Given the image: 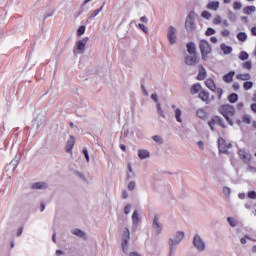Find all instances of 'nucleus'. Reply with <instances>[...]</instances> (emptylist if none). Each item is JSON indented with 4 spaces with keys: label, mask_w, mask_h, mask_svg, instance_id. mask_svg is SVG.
<instances>
[{
    "label": "nucleus",
    "mask_w": 256,
    "mask_h": 256,
    "mask_svg": "<svg viewBox=\"0 0 256 256\" xmlns=\"http://www.w3.org/2000/svg\"><path fill=\"white\" fill-rule=\"evenodd\" d=\"M183 239H185V232L181 230L176 231L175 234L168 239L169 256L175 255V251H177V245H179Z\"/></svg>",
    "instance_id": "obj_1"
},
{
    "label": "nucleus",
    "mask_w": 256,
    "mask_h": 256,
    "mask_svg": "<svg viewBox=\"0 0 256 256\" xmlns=\"http://www.w3.org/2000/svg\"><path fill=\"white\" fill-rule=\"evenodd\" d=\"M219 111L221 115H223V117L226 119L228 125H231V127H233V119H231V117L235 115V108L229 104H226L222 105L219 108Z\"/></svg>",
    "instance_id": "obj_2"
},
{
    "label": "nucleus",
    "mask_w": 256,
    "mask_h": 256,
    "mask_svg": "<svg viewBox=\"0 0 256 256\" xmlns=\"http://www.w3.org/2000/svg\"><path fill=\"white\" fill-rule=\"evenodd\" d=\"M199 49L202 57V61H207L212 51L211 44L207 40H201L199 43Z\"/></svg>",
    "instance_id": "obj_3"
},
{
    "label": "nucleus",
    "mask_w": 256,
    "mask_h": 256,
    "mask_svg": "<svg viewBox=\"0 0 256 256\" xmlns=\"http://www.w3.org/2000/svg\"><path fill=\"white\" fill-rule=\"evenodd\" d=\"M195 19H197V14L195 12H190L186 17L185 21V29L186 31H195L197 29V24L195 23Z\"/></svg>",
    "instance_id": "obj_4"
},
{
    "label": "nucleus",
    "mask_w": 256,
    "mask_h": 256,
    "mask_svg": "<svg viewBox=\"0 0 256 256\" xmlns=\"http://www.w3.org/2000/svg\"><path fill=\"white\" fill-rule=\"evenodd\" d=\"M192 243H193V247L199 253H203V251H205V249H207V245L205 244V240H203V238L199 234L194 235Z\"/></svg>",
    "instance_id": "obj_5"
},
{
    "label": "nucleus",
    "mask_w": 256,
    "mask_h": 256,
    "mask_svg": "<svg viewBox=\"0 0 256 256\" xmlns=\"http://www.w3.org/2000/svg\"><path fill=\"white\" fill-rule=\"evenodd\" d=\"M167 39L170 45H177L179 38L177 37V28H175V26L168 27Z\"/></svg>",
    "instance_id": "obj_6"
},
{
    "label": "nucleus",
    "mask_w": 256,
    "mask_h": 256,
    "mask_svg": "<svg viewBox=\"0 0 256 256\" xmlns=\"http://www.w3.org/2000/svg\"><path fill=\"white\" fill-rule=\"evenodd\" d=\"M85 47H87V40H78L73 48V54L75 57L83 55V53H85Z\"/></svg>",
    "instance_id": "obj_7"
},
{
    "label": "nucleus",
    "mask_w": 256,
    "mask_h": 256,
    "mask_svg": "<svg viewBox=\"0 0 256 256\" xmlns=\"http://www.w3.org/2000/svg\"><path fill=\"white\" fill-rule=\"evenodd\" d=\"M152 229L155 235H161L163 233V224L159 221V216H154L152 221Z\"/></svg>",
    "instance_id": "obj_8"
},
{
    "label": "nucleus",
    "mask_w": 256,
    "mask_h": 256,
    "mask_svg": "<svg viewBox=\"0 0 256 256\" xmlns=\"http://www.w3.org/2000/svg\"><path fill=\"white\" fill-rule=\"evenodd\" d=\"M218 147L220 153H228L229 149H231L232 145L231 143L225 141L223 138H218Z\"/></svg>",
    "instance_id": "obj_9"
},
{
    "label": "nucleus",
    "mask_w": 256,
    "mask_h": 256,
    "mask_svg": "<svg viewBox=\"0 0 256 256\" xmlns=\"http://www.w3.org/2000/svg\"><path fill=\"white\" fill-rule=\"evenodd\" d=\"M132 221V229L135 231L137 227H139V223H141V214L139 213V210H134L131 216Z\"/></svg>",
    "instance_id": "obj_10"
},
{
    "label": "nucleus",
    "mask_w": 256,
    "mask_h": 256,
    "mask_svg": "<svg viewBox=\"0 0 256 256\" xmlns=\"http://www.w3.org/2000/svg\"><path fill=\"white\" fill-rule=\"evenodd\" d=\"M197 63H199V58L197 57V54H187L185 56V65L193 67L194 65H197Z\"/></svg>",
    "instance_id": "obj_11"
},
{
    "label": "nucleus",
    "mask_w": 256,
    "mask_h": 256,
    "mask_svg": "<svg viewBox=\"0 0 256 256\" xmlns=\"http://www.w3.org/2000/svg\"><path fill=\"white\" fill-rule=\"evenodd\" d=\"M238 155L244 163H249V161H251V153H249V150L245 148H240L238 150Z\"/></svg>",
    "instance_id": "obj_12"
},
{
    "label": "nucleus",
    "mask_w": 256,
    "mask_h": 256,
    "mask_svg": "<svg viewBox=\"0 0 256 256\" xmlns=\"http://www.w3.org/2000/svg\"><path fill=\"white\" fill-rule=\"evenodd\" d=\"M17 165H19V159L12 160L6 167V173H8V177H11L15 173L17 169Z\"/></svg>",
    "instance_id": "obj_13"
},
{
    "label": "nucleus",
    "mask_w": 256,
    "mask_h": 256,
    "mask_svg": "<svg viewBox=\"0 0 256 256\" xmlns=\"http://www.w3.org/2000/svg\"><path fill=\"white\" fill-rule=\"evenodd\" d=\"M128 245H129V229H126V232L124 233L123 240H122L123 253H127Z\"/></svg>",
    "instance_id": "obj_14"
},
{
    "label": "nucleus",
    "mask_w": 256,
    "mask_h": 256,
    "mask_svg": "<svg viewBox=\"0 0 256 256\" xmlns=\"http://www.w3.org/2000/svg\"><path fill=\"white\" fill-rule=\"evenodd\" d=\"M73 147H75V137L69 136L66 141V151L67 153H73Z\"/></svg>",
    "instance_id": "obj_15"
},
{
    "label": "nucleus",
    "mask_w": 256,
    "mask_h": 256,
    "mask_svg": "<svg viewBox=\"0 0 256 256\" xmlns=\"http://www.w3.org/2000/svg\"><path fill=\"white\" fill-rule=\"evenodd\" d=\"M174 109V117L178 123H183V110L180 108H175V105L172 106Z\"/></svg>",
    "instance_id": "obj_16"
},
{
    "label": "nucleus",
    "mask_w": 256,
    "mask_h": 256,
    "mask_svg": "<svg viewBox=\"0 0 256 256\" xmlns=\"http://www.w3.org/2000/svg\"><path fill=\"white\" fill-rule=\"evenodd\" d=\"M138 157H139V159H141V161H143L145 159H149V157H151V152H149V150H147V149H139Z\"/></svg>",
    "instance_id": "obj_17"
},
{
    "label": "nucleus",
    "mask_w": 256,
    "mask_h": 256,
    "mask_svg": "<svg viewBox=\"0 0 256 256\" xmlns=\"http://www.w3.org/2000/svg\"><path fill=\"white\" fill-rule=\"evenodd\" d=\"M72 235H75L76 237H79L80 239H87V234L78 228H75L71 230Z\"/></svg>",
    "instance_id": "obj_18"
},
{
    "label": "nucleus",
    "mask_w": 256,
    "mask_h": 256,
    "mask_svg": "<svg viewBox=\"0 0 256 256\" xmlns=\"http://www.w3.org/2000/svg\"><path fill=\"white\" fill-rule=\"evenodd\" d=\"M205 77H207V70L205 69V67L200 66L197 79H198V81H203V80H205Z\"/></svg>",
    "instance_id": "obj_19"
},
{
    "label": "nucleus",
    "mask_w": 256,
    "mask_h": 256,
    "mask_svg": "<svg viewBox=\"0 0 256 256\" xmlns=\"http://www.w3.org/2000/svg\"><path fill=\"white\" fill-rule=\"evenodd\" d=\"M48 187L49 185H47V183L45 182H35L32 184V189L43 190V189H47Z\"/></svg>",
    "instance_id": "obj_20"
},
{
    "label": "nucleus",
    "mask_w": 256,
    "mask_h": 256,
    "mask_svg": "<svg viewBox=\"0 0 256 256\" xmlns=\"http://www.w3.org/2000/svg\"><path fill=\"white\" fill-rule=\"evenodd\" d=\"M187 51L189 55H197V48L195 46V43L190 42L187 44Z\"/></svg>",
    "instance_id": "obj_21"
},
{
    "label": "nucleus",
    "mask_w": 256,
    "mask_h": 256,
    "mask_svg": "<svg viewBox=\"0 0 256 256\" xmlns=\"http://www.w3.org/2000/svg\"><path fill=\"white\" fill-rule=\"evenodd\" d=\"M205 85L210 89V91H215L217 88V85H215V81L212 78L206 79Z\"/></svg>",
    "instance_id": "obj_22"
},
{
    "label": "nucleus",
    "mask_w": 256,
    "mask_h": 256,
    "mask_svg": "<svg viewBox=\"0 0 256 256\" xmlns=\"http://www.w3.org/2000/svg\"><path fill=\"white\" fill-rule=\"evenodd\" d=\"M207 9L210 11H217L219 9V1H210L207 4Z\"/></svg>",
    "instance_id": "obj_23"
},
{
    "label": "nucleus",
    "mask_w": 256,
    "mask_h": 256,
    "mask_svg": "<svg viewBox=\"0 0 256 256\" xmlns=\"http://www.w3.org/2000/svg\"><path fill=\"white\" fill-rule=\"evenodd\" d=\"M233 77H235V71H231L223 76V81L225 83H232Z\"/></svg>",
    "instance_id": "obj_24"
},
{
    "label": "nucleus",
    "mask_w": 256,
    "mask_h": 256,
    "mask_svg": "<svg viewBox=\"0 0 256 256\" xmlns=\"http://www.w3.org/2000/svg\"><path fill=\"white\" fill-rule=\"evenodd\" d=\"M217 121H219V116H214L209 122H208V125L211 129V131H215V126L216 125H219L217 123Z\"/></svg>",
    "instance_id": "obj_25"
},
{
    "label": "nucleus",
    "mask_w": 256,
    "mask_h": 256,
    "mask_svg": "<svg viewBox=\"0 0 256 256\" xmlns=\"http://www.w3.org/2000/svg\"><path fill=\"white\" fill-rule=\"evenodd\" d=\"M220 49H221V51H223L224 55H229L230 53L233 52V48L226 44H221Z\"/></svg>",
    "instance_id": "obj_26"
},
{
    "label": "nucleus",
    "mask_w": 256,
    "mask_h": 256,
    "mask_svg": "<svg viewBox=\"0 0 256 256\" xmlns=\"http://www.w3.org/2000/svg\"><path fill=\"white\" fill-rule=\"evenodd\" d=\"M236 79H238L239 81H250L251 74H249V73L237 74Z\"/></svg>",
    "instance_id": "obj_27"
},
{
    "label": "nucleus",
    "mask_w": 256,
    "mask_h": 256,
    "mask_svg": "<svg viewBox=\"0 0 256 256\" xmlns=\"http://www.w3.org/2000/svg\"><path fill=\"white\" fill-rule=\"evenodd\" d=\"M199 99H201V101L208 102L209 101V92L204 91V90L200 91Z\"/></svg>",
    "instance_id": "obj_28"
},
{
    "label": "nucleus",
    "mask_w": 256,
    "mask_h": 256,
    "mask_svg": "<svg viewBox=\"0 0 256 256\" xmlns=\"http://www.w3.org/2000/svg\"><path fill=\"white\" fill-rule=\"evenodd\" d=\"M196 115L199 119H207V112L203 108L198 109Z\"/></svg>",
    "instance_id": "obj_29"
},
{
    "label": "nucleus",
    "mask_w": 256,
    "mask_h": 256,
    "mask_svg": "<svg viewBox=\"0 0 256 256\" xmlns=\"http://www.w3.org/2000/svg\"><path fill=\"white\" fill-rule=\"evenodd\" d=\"M255 6H247L243 9L244 15H251L252 13H255Z\"/></svg>",
    "instance_id": "obj_30"
},
{
    "label": "nucleus",
    "mask_w": 256,
    "mask_h": 256,
    "mask_svg": "<svg viewBox=\"0 0 256 256\" xmlns=\"http://www.w3.org/2000/svg\"><path fill=\"white\" fill-rule=\"evenodd\" d=\"M191 93H192V95H197V93H201V86H200V84H194L191 87Z\"/></svg>",
    "instance_id": "obj_31"
},
{
    "label": "nucleus",
    "mask_w": 256,
    "mask_h": 256,
    "mask_svg": "<svg viewBox=\"0 0 256 256\" xmlns=\"http://www.w3.org/2000/svg\"><path fill=\"white\" fill-rule=\"evenodd\" d=\"M127 179H135V172H133L131 164H128Z\"/></svg>",
    "instance_id": "obj_32"
},
{
    "label": "nucleus",
    "mask_w": 256,
    "mask_h": 256,
    "mask_svg": "<svg viewBox=\"0 0 256 256\" xmlns=\"http://www.w3.org/2000/svg\"><path fill=\"white\" fill-rule=\"evenodd\" d=\"M227 221H228L230 227H237V225L239 224V221H237V219H235L233 217H228Z\"/></svg>",
    "instance_id": "obj_33"
},
{
    "label": "nucleus",
    "mask_w": 256,
    "mask_h": 256,
    "mask_svg": "<svg viewBox=\"0 0 256 256\" xmlns=\"http://www.w3.org/2000/svg\"><path fill=\"white\" fill-rule=\"evenodd\" d=\"M237 99H239V96L235 93H232L228 96V101L230 103H237Z\"/></svg>",
    "instance_id": "obj_34"
},
{
    "label": "nucleus",
    "mask_w": 256,
    "mask_h": 256,
    "mask_svg": "<svg viewBox=\"0 0 256 256\" xmlns=\"http://www.w3.org/2000/svg\"><path fill=\"white\" fill-rule=\"evenodd\" d=\"M238 41L245 42L247 41V34L245 32H240L237 34Z\"/></svg>",
    "instance_id": "obj_35"
},
{
    "label": "nucleus",
    "mask_w": 256,
    "mask_h": 256,
    "mask_svg": "<svg viewBox=\"0 0 256 256\" xmlns=\"http://www.w3.org/2000/svg\"><path fill=\"white\" fill-rule=\"evenodd\" d=\"M156 109H157L158 115H160V117H163V119H165V112L163 111V108H161L160 103H157Z\"/></svg>",
    "instance_id": "obj_36"
},
{
    "label": "nucleus",
    "mask_w": 256,
    "mask_h": 256,
    "mask_svg": "<svg viewBox=\"0 0 256 256\" xmlns=\"http://www.w3.org/2000/svg\"><path fill=\"white\" fill-rule=\"evenodd\" d=\"M239 59L241 61H247V59H249V54L247 52H245V51H242L239 54Z\"/></svg>",
    "instance_id": "obj_37"
},
{
    "label": "nucleus",
    "mask_w": 256,
    "mask_h": 256,
    "mask_svg": "<svg viewBox=\"0 0 256 256\" xmlns=\"http://www.w3.org/2000/svg\"><path fill=\"white\" fill-rule=\"evenodd\" d=\"M222 191H223L225 197H231V188L224 186Z\"/></svg>",
    "instance_id": "obj_38"
},
{
    "label": "nucleus",
    "mask_w": 256,
    "mask_h": 256,
    "mask_svg": "<svg viewBox=\"0 0 256 256\" xmlns=\"http://www.w3.org/2000/svg\"><path fill=\"white\" fill-rule=\"evenodd\" d=\"M244 89H245V91H249V89H253V82H251V81H246V82L244 83Z\"/></svg>",
    "instance_id": "obj_39"
},
{
    "label": "nucleus",
    "mask_w": 256,
    "mask_h": 256,
    "mask_svg": "<svg viewBox=\"0 0 256 256\" xmlns=\"http://www.w3.org/2000/svg\"><path fill=\"white\" fill-rule=\"evenodd\" d=\"M216 31L213 28H208L205 32L206 37H211V35H215Z\"/></svg>",
    "instance_id": "obj_40"
},
{
    "label": "nucleus",
    "mask_w": 256,
    "mask_h": 256,
    "mask_svg": "<svg viewBox=\"0 0 256 256\" xmlns=\"http://www.w3.org/2000/svg\"><path fill=\"white\" fill-rule=\"evenodd\" d=\"M153 141H155V143H158L159 145H161V143H163V138H161V136H152Z\"/></svg>",
    "instance_id": "obj_41"
},
{
    "label": "nucleus",
    "mask_w": 256,
    "mask_h": 256,
    "mask_svg": "<svg viewBox=\"0 0 256 256\" xmlns=\"http://www.w3.org/2000/svg\"><path fill=\"white\" fill-rule=\"evenodd\" d=\"M213 93H217L218 94V99H221V96L223 95V89L221 88H215V90H212Z\"/></svg>",
    "instance_id": "obj_42"
},
{
    "label": "nucleus",
    "mask_w": 256,
    "mask_h": 256,
    "mask_svg": "<svg viewBox=\"0 0 256 256\" xmlns=\"http://www.w3.org/2000/svg\"><path fill=\"white\" fill-rule=\"evenodd\" d=\"M85 34V26H80L77 30L78 37H81V35Z\"/></svg>",
    "instance_id": "obj_43"
},
{
    "label": "nucleus",
    "mask_w": 256,
    "mask_h": 256,
    "mask_svg": "<svg viewBox=\"0 0 256 256\" xmlns=\"http://www.w3.org/2000/svg\"><path fill=\"white\" fill-rule=\"evenodd\" d=\"M222 19H221V16H216L214 19H213V23H214V25H221V23H222Z\"/></svg>",
    "instance_id": "obj_44"
},
{
    "label": "nucleus",
    "mask_w": 256,
    "mask_h": 256,
    "mask_svg": "<svg viewBox=\"0 0 256 256\" xmlns=\"http://www.w3.org/2000/svg\"><path fill=\"white\" fill-rule=\"evenodd\" d=\"M220 34L222 37H229V35H231V31H229V29H223L221 30Z\"/></svg>",
    "instance_id": "obj_45"
},
{
    "label": "nucleus",
    "mask_w": 256,
    "mask_h": 256,
    "mask_svg": "<svg viewBox=\"0 0 256 256\" xmlns=\"http://www.w3.org/2000/svg\"><path fill=\"white\" fill-rule=\"evenodd\" d=\"M137 27L139 28V29H141V31H143V33H149V30L147 29V27L144 25V24H141V23H139L138 25H137Z\"/></svg>",
    "instance_id": "obj_46"
},
{
    "label": "nucleus",
    "mask_w": 256,
    "mask_h": 256,
    "mask_svg": "<svg viewBox=\"0 0 256 256\" xmlns=\"http://www.w3.org/2000/svg\"><path fill=\"white\" fill-rule=\"evenodd\" d=\"M201 17H203V19H211V14L209 13V11H203L201 14Z\"/></svg>",
    "instance_id": "obj_47"
},
{
    "label": "nucleus",
    "mask_w": 256,
    "mask_h": 256,
    "mask_svg": "<svg viewBox=\"0 0 256 256\" xmlns=\"http://www.w3.org/2000/svg\"><path fill=\"white\" fill-rule=\"evenodd\" d=\"M100 12H101V9H96V10H94V11L90 14V19H95V17H97V15H99Z\"/></svg>",
    "instance_id": "obj_48"
},
{
    "label": "nucleus",
    "mask_w": 256,
    "mask_h": 256,
    "mask_svg": "<svg viewBox=\"0 0 256 256\" xmlns=\"http://www.w3.org/2000/svg\"><path fill=\"white\" fill-rule=\"evenodd\" d=\"M242 67H243V69H247L249 71L251 69V67H252L251 61L244 62L242 64Z\"/></svg>",
    "instance_id": "obj_49"
},
{
    "label": "nucleus",
    "mask_w": 256,
    "mask_h": 256,
    "mask_svg": "<svg viewBox=\"0 0 256 256\" xmlns=\"http://www.w3.org/2000/svg\"><path fill=\"white\" fill-rule=\"evenodd\" d=\"M218 125H220V127H223L224 129L227 127V125H225V121H223V118L218 117V121H217Z\"/></svg>",
    "instance_id": "obj_50"
},
{
    "label": "nucleus",
    "mask_w": 256,
    "mask_h": 256,
    "mask_svg": "<svg viewBox=\"0 0 256 256\" xmlns=\"http://www.w3.org/2000/svg\"><path fill=\"white\" fill-rule=\"evenodd\" d=\"M124 213H125V215H129V213H131V204H127L124 207Z\"/></svg>",
    "instance_id": "obj_51"
},
{
    "label": "nucleus",
    "mask_w": 256,
    "mask_h": 256,
    "mask_svg": "<svg viewBox=\"0 0 256 256\" xmlns=\"http://www.w3.org/2000/svg\"><path fill=\"white\" fill-rule=\"evenodd\" d=\"M243 122L246 123L247 125L251 124V117H249V115H244Z\"/></svg>",
    "instance_id": "obj_52"
},
{
    "label": "nucleus",
    "mask_w": 256,
    "mask_h": 256,
    "mask_svg": "<svg viewBox=\"0 0 256 256\" xmlns=\"http://www.w3.org/2000/svg\"><path fill=\"white\" fill-rule=\"evenodd\" d=\"M135 185H136L135 182H133V181L129 182V184H128L129 191H134Z\"/></svg>",
    "instance_id": "obj_53"
},
{
    "label": "nucleus",
    "mask_w": 256,
    "mask_h": 256,
    "mask_svg": "<svg viewBox=\"0 0 256 256\" xmlns=\"http://www.w3.org/2000/svg\"><path fill=\"white\" fill-rule=\"evenodd\" d=\"M83 154H84V157H85L87 163H89V152L87 151V148L83 149Z\"/></svg>",
    "instance_id": "obj_54"
},
{
    "label": "nucleus",
    "mask_w": 256,
    "mask_h": 256,
    "mask_svg": "<svg viewBox=\"0 0 256 256\" xmlns=\"http://www.w3.org/2000/svg\"><path fill=\"white\" fill-rule=\"evenodd\" d=\"M248 197L249 199H256V192L255 191L248 192Z\"/></svg>",
    "instance_id": "obj_55"
},
{
    "label": "nucleus",
    "mask_w": 256,
    "mask_h": 256,
    "mask_svg": "<svg viewBox=\"0 0 256 256\" xmlns=\"http://www.w3.org/2000/svg\"><path fill=\"white\" fill-rule=\"evenodd\" d=\"M241 7H242L241 2H234L233 8H234L235 10L241 9Z\"/></svg>",
    "instance_id": "obj_56"
},
{
    "label": "nucleus",
    "mask_w": 256,
    "mask_h": 256,
    "mask_svg": "<svg viewBox=\"0 0 256 256\" xmlns=\"http://www.w3.org/2000/svg\"><path fill=\"white\" fill-rule=\"evenodd\" d=\"M222 27H229V21L227 19L222 20L221 22Z\"/></svg>",
    "instance_id": "obj_57"
},
{
    "label": "nucleus",
    "mask_w": 256,
    "mask_h": 256,
    "mask_svg": "<svg viewBox=\"0 0 256 256\" xmlns=\"http://www.w3.org/2000/svg\"><path fill=\"white\" fill-rule=\"evenodd\" d=\"M151 100L156 102V105H157V103H159V100L157 99V94H152L151 95Z\"/></svg>",
    "instance_id": "obj_58"
},
{
    "label": "nucleus",
    "mask_w": 256,
    "mask_h": 256,
    "mask_svg": "<svg viewBox=\"0 0 256 256\" xmlns=\"http://www.w3.org/2000/svg\"><path fill=\"white\" fill-rule=\"evenodd\" d=\"M229 19H230L231 21H236V20H237V16H235V14H233V13H230V14H229Z\"/></svg>",
    "instance_id": "obj_59"
},
{
    "label": "nucleus",
    "mask_w": 256,
    "mask_h": 256,
    "mask_svg": "<svg viewBox=\"0 0 256 256\" xmlns=\"http://www.w3.org/2000/svg\"><path fill=\"white\" fill-rule=\"evenodd\" d=\"M140 21H141L142 23H148L149 19L147 18V16H142V17L140 18Z\"/></svg>",
    "instance_id": "obj_60"
},
{
    "label": "nucleus",
    "mask_w": 256,
    "mask_h": 256,
    "mask_svg": "<svg viewBox=\"0 0 256 256\" xmlns=\"http://www.w3.org/2000/svg\"><path fill=\"white\" fill-rule=\"evenodd\" d=\"M197 145H198L199 149H201L202 151H203V149H205V146H204V144H203V141H199V142L197 143Z\"/></svg>",
    "instance_id": "obj_61"
},
{
    "label": "nucleus",
    "mask_w": 256,
    "mask_h": 256,
    "mask_svg": "<svg viewBox=\"0 0 256 256\" xmlns=\"http://www.w3.org/2000/svg\"><path fill=\"white\" fill-rule=\"evenodd\" d=\"M128 197H129V194L127 193L126 190H124V191L122 192V199H127Z\"/></svg>",
    "instance_id": "obj_62"
},
{
    "label": "nucleus",
    "mask_w": 256,
    "mask_h": 256,
    "mask_svg": "<svg viewBox=\"0 0 256 256\" xmlns=\"http://www.w3.org/2000/svg\"><path fill=\"white\" fill-rule=\"evenodd\" d=\"M251 33L254 37H256V27L255 26L251 28Z\"/></svg>",
    "instance_id": "obj_63"
},
{
    "label": "nucleus",
    "mask_w": 256,
    "mask_h": 256,
    "mask_svg": "<svg viewBox=\"0 0 256 256\" xmlns=\"http://www.w3.org/2000/svg\"><path fill=\"white\" fill-rule=\"evenodd\" d=\"M251 110H252L254 113H256V104H255V103L251 105Z\"/></svg>",
    "instance_id": "obj_64"
}]
</instances>
